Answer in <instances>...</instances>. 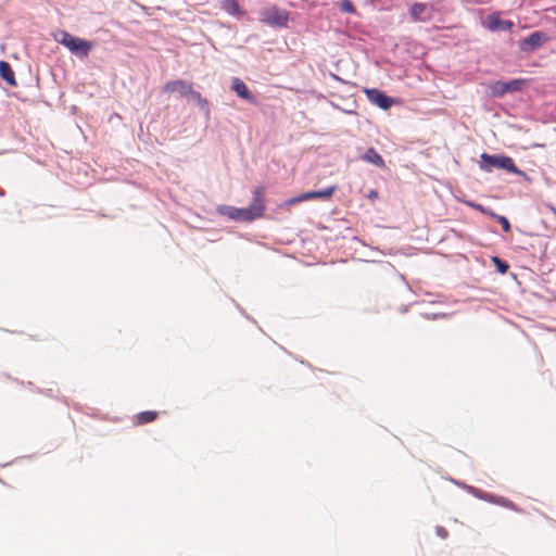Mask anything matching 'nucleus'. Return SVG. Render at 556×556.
<instances>
[{"label": "nucleus", "instance_id": "f257e3e1", "mask_svg": "<svg viewBox=\"0 0 556 556\" xmlns=\"http://www.w3.org/2000/svg\"><path fill=\"white\" fill-rule=\"evenodd\" d=\"M266 188L258 186L253 190L252 203L249 207L237 208L238 220L252 222L261 218L265 212Z\"/></svg>", "mask_w": 556, "mask_h": 556}, {"label": "nucleus", "instance_id": "f03ea898", "mask_svg": "<svg viewBox=\"0 0 556 556\" xmlns=\"http://www.w3.org/2000/svg\"><path fill=\"white\" fill-rule=\"evenodd\" d=\"M54 38L59 43L66 47L73 54L79 58L88 56L93 48L91 41L75 37L65 30H60Z\"/></svg>", "mask_w": 556, "mask_h": 556}, {"label": "nucleus", "instance_id": "7ed1b4c3", "mask_svg": "<svg viewBox=\"0 0 556 556\" xmlns=\"http://www.w3.org/2000/svg\"><path fill=\"white\" fill-rule=\"evenodd\" d=\"M480 167L485 172H490L491 167H496L505 169L508 173L522 175V172L515 165L514 160L506 155H490L488 153H482Z\"/></svg>", "mask_w": 556, "mask_h": 556}, {"label": "nucleus", "instance_id": "20e7f679", "mask_svg": "<svg viewBox=\"0 0 556 556\" xmlns=\"http://www.w3.org/2000/svg\"><path fill=\"white\" fill-rule=\"evenodd\" d=\"M260 21L271 27H287L289 23V12L285 9L271 5L261 12Z\"/></svg>", "mask_w": 556, "mask_h": 556}, {"label": "nucleus", "instance_id": "39448f33", "mask_svg": "<svg viewBox=\"0 0 556 556\" xmlns=\"http://www.w3.org/2000/svg\"><path fill=\"white\" fill-rule=\"evenodd\" d=\"M164 91L168 93L177 92L181 97H190L198 102L206 104V101L201 97L200 92L195 91L192 84L186 80H170L165 84Z\"/></svg>", "mask_w": 556, "mask_h": 556}, {"label": "nucleus", "instance_id": "423d86ee", "mask_svg": "<svg viewBox=\"0 0 556 556\" xmlns=\"http://www.w3.org/2000/svg\"><path fill=\"white\" fill-rule=\"evenodd\" d=\"M548 36L543 31H534L527 38L519 41L521 51L530 53L542 47L548 41Z\"/></svg>", "mask_w": 556, "mask_h": 556}, {"label": "nucleus", "instance_id": "0eeeda50", "mask_svg": "<svg viewBox=\"0 0 556 556\" xmlns=\"http://www.w3.org/2000/svg\"><path fill=\"white\" fill-rule=\"evenodd\" d=\"M364 92L370 103L379 106L382 110H389L395 103L393 98L387 96L379 89H365Z\"/></svg>", "mask_w": 556, "mask_h": 556}, {"label": "nucleus", "instance_id": "6e6552de", "mask_svg": "<svg viewBox=\"0 0 556 556\" xmlns=\"http://www.w3.org/2000/svg\"><path fill=\"white\" fill-rule=\"evenodd\" d=\"M526 83V79H514L507 83L497 80L492 83L490 88L493 96H503L506 92L520 90Z\"/></svg>", "mask_w": 556, "mask_h": 556}, {"label": "nucleus", "instance_id": "1a4fd4ad", "mask_svg": "<svg viewBox=\"0 0 556 556\" xmlns=\"http://www.w3.org/2000/svg\"><path fill=\"white\" fill-rule=\"evenodd\" d=\"M483 25L490 31L510 30L514 27V22L509 20H502L501 13L494 12L485 17Z\"/></svg>", "mask_w": 556, "mask_h": 556}, {"label": "nucleus", "instance_id": "9d476101", "mask_svg": "<svg viewBox=\"0 0 556 556\" xmlns=\"http://www.w3.org/2000/svg\"><path fill=\"white\" fill-rule=\"evenodd\" d=\"M232 90L242 99L249 101L252 104H256V98L249 91L244 81L240 78L232 79Z\"/></svg>", "mask_w": 556, "mask_h": 556}, {"label": "nucleus", "instance_id": "9b49d317", "mask_svg": "<svg viewBox=\"0 0 556 556\" xmlns=\"http://www.w3.org/2000/svg\"><path fill=\"white\" fill-rule=\"evenodd\" d=\"M336 190L337 187L331 186L320 191H307L303 193V198L305 199V201L315 199L329 200L333 195Z\"/></svg>", "mask_w": 556, "mask_h": 556}, {"label": "nucleus", "instance_id": "f8f14e48", "mask_svg": "<svg viewBox=\"0 0 556 556\" xmlns=\"http://www.w3.org/2000/svg\"><path fill=\"white\" fill-rule=\"evenodd\" d=\"M362 160L370 163L379 168H386V163L382 156L374 149L369 148L363 155Z\"/></svg>", "mask_w": 556, "mask_h": 556}, {"label": "nucleus", "instance_id": "ddd939ff", "mask_svg": "<svg viewBox=\"0 0 556 556\" xmlns=\"http://www.w3.org/2000/svg\"><path fill=\"white\" fill-rule=\"evenodd\" d=\"M0 77L9 85L16 86L15 74L11 65L5 61H0Z\"/></svg>", "mask_w": 556, "mask_h": 556}, {"label": "nucleus", "instance_id": "4468645a", "mask_svg": "<svg viewBox=\"0 0 556 556\" xmlns=\"http://www.w3.org/2000/svg\"><path fill=\"white\" fill-rule=\"evenodd\" d=\"M222 9L230 15H243L244 11L241 9L237 0H220Z\"/></svg>", "mask_w": 556, "mask_h": 556}, {"label": "nucleus", "instance_id": "2eb2a0df", "mask_svg": "<svg viewBox=\"0 0 556 556\" xmlns=\"http://www.w3.org/2000/svg\"><path fill=\"white\" fill-rule=\"evenodd\" d=\"M488 502H491L493 504L506 507L508 509L520 511V509L516 506L515 503H513L510 500L504 497V496H495V495H488L484 497Z\"/></svg>", "mask_w": 556, "mask_h": 556}, {"label": "nucleus", "instance_id": "dca6fc26", "mask_svg": "<svg viewBox=\"0 0 556 556\" xmlns=\"http://www.w3.org/2000/svg\"><path fill=\"white\" fill-rule=\"evenodd\" d=\"M159 416L157 412L154 410H146L141 412L135 417L136 425H144L154 421Z\"/></svg>", "mask_w": 556, "mask_h": 556}, {"label": "nucleus", "instance_id": "f3484780", "mask_svg": "<svg viewBox=\"0 0 556 556\" xmlns=\"http://www.w3.org/2000/svg\"><path fill=\"white\" fill-rule=\"evenodd\" d=\"M427 5L425 3H413L409 9V15L414 22L422 21L421 15L425 13Z\"/></svg>", "mask_w": 556, "mask_h": 556}, {"label": "nucleus", "instance_id": "a211bd4d", "mask_svg": "<svg viewBox=\"0 0 556 556\" xmlns=\"http://www.w3.org/2000/svg\"><path fill=\"white\" fill-rule=\"evenodd\" d=\"M339 8L344 13L355 14L356 8L350 0H341Z\"/></svg>", "mask_w": 556, "mask_h": 556}, {"label": "nucleus", "instance_id": "6ab92c4d", "mask_svg": "<svg viewBox=\"0 0 556 556\" xmlns=\"http://www.w3.org/2000/svg\"><path fill=\"white\" fill-rule=\"evenodd\" d=\"M305 201V199L303 198V193L296 195V197H293L287 201H285L282 204H280L279 206L280 207H290L291 205H294V204H298L300 202H303Z\"/></svg>", "mask_w": 556, "mask_h": 556}, {"label": "nucleus", "instance_id": "aec40b11", "mask_svg": "<svg viewBox=\"0 0 556 556\" xmlns=\"http://www.w3.org/2000/svg\"><path fill=\"white\" fill-rule=\"evenodd\" d=\"M220 212L224 214V215H227L228 217H230L231 219L233 220H238V216H237V207H233V206H224L220 208Z\"/></svg>", "mask_w": 556, "mask_h": 556}, {"label": "nucleus", "instance_id": "412c9836", "mask_svg": "<svg viewBox=\"0 0 556 556\" xmlns=\"http://www.w3.org/2000/svg\"><path fill=\"white\" fill-rule=\"evenodd\" d=\"M493 262L496 264L498 271L502 274H505L509 268L507 263L503 262L502 260H500L496 256L493 257Z\"/></svg>", "mask_w": 556, "mask_h": 556}, {"label": "nucleus", "instance_id": "4be33fe9", "mask_svg": "<svg viewBox=\"0 0 556 556\" xmlns=\"http://www.w3.org/2000/svg\"><path fill=\"white\" fill-rule=\"evenodd\" d=\"M496 220L501 224L504 232H509L510 231V223H509V220L505 216L498 215Z\"/></svg>", "mask_w": 556, "mask_h": 556}, {"label": "nucleus", "instance_id": "5701e85b", "mask_svg": "<svg viewBox=\"0 0 556 556\" xmlns=\"http://www.w3.org/2000/svg\"><path fill=\"white\" fill-rule=\"evenodd\" d=\"M435 532L441 539H446L448 536L447 530L443 527H437Z\"/></svg>", "mask_w": 556, "mask_h": 556}, {"label": "nucleus", "instance_id": "b1692460", "mask_svg": "<svg viewBox=\"0 0 556 556\" xmlns=\"http://www.w3.org/2000/svg\"><path fill=\"white\" fill-rule=\"evenodd\" d=\"M378 198V191L377 190H370L368 193V199L374 202Z\"/></svg>", "mask_w": 556, "mask_h": 556}, {"label": "nucleus", "instance_id": "393cba45", "mask_svg": "<svg viewBox=\"0 0 556 556\" xmlns=\"http://www.w3.org/2000/svg\"><path fill=\"white\" fill-rule=\"evenodd\" d=\"M471 206L480 211L482 214L486 213V207L481 204H471Z\"/></svg>", "mask_w": 556, "mask_h": 556}, {"label": "nucleus", "instance_id": "a878e982", "mask_svg": "<svg viewBox=\"0 0 556 556\" xmlns=\"http://www.w3.org/2000/svg\"><path fill=\"white\" fill-rule=\"evenodd\" d=\"M485 215H489L490 217L496 219L498 217V215L496 213H494L492 210L486 207V213H484Z\"/></svg>", "mask_w": 556, "mask_h": 556}]
</instances>
